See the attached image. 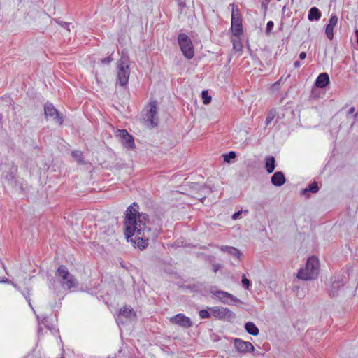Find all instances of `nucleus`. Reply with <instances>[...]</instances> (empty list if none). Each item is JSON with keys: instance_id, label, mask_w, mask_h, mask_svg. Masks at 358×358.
I'll return each instance as SVG.
<instances>
[{"instance_id": "obj_1", "label": "nucleus", "mask_w": 358, "mask_h": 358, "mask_svg": "<svg viewBox=\"0 0 358 358\" xmlns=\"http://www.w3.org/2000/svg\"><path fill=\"white\" fill-rule=\"evenodd\" d=\"M138 205L133 203L126 210L125 236L131 238L141 250L145 248L150 241H154L157 237V230L150 227L148 215L138 212Z\"/></svg>"}, {"instance_id": "obj_2", "label": "nucleus", "mask_w": 358, "mask_h": 358, "mask_svg": "<svg viewBox=\"0 0 358 358\" xmlns=\"http://www.w3.org/2000/svg\"><path fill=\"white\" fill-rule=\"evenodd\" d=\"M320 270V262L317 257L313 256L309 257L305 266L301 268L297 273V278L302 280H311L315 279Z\"/></svg>"}, {"instance_id": "obj_3", "label": "nucleus", "mask_w": 358, "mask_h": 358, "mask_svg": "<svg viewBox=\"0 0 358 358\" xmlns=\"http://www.w3.org/2000/svg\"><path fill=\"white\" fill-rule=\"evenodd\" d=\"M129 58L127 52L122 51L121 57L117 62V83L124 87L127 85L129 76L130 68L129 65Z\"/></svg>"}, {"instance_id": "obj_4", "label": "nucleus", "mask_w": 358, "mask_h": 358, "mask_svg": "<svg viewBox=\"0 0 358 358\" xmlns=\"http://www.w3.org/2000/svg\"><path fill=\"white\" fill-rule=\"evenodd\" d=\"M56 278L64 289H70L76 287L78 285L77 280L64 265L59 266L57 268Z\"/></svg>"}, {"instance_id": "obj_5", "label": "nucleus", "mask_w": 358, "mask_h": 358, "mask_svg": "<svg viewBox=\"0 0 358 358\" xmlns=\"http://www.w3.org/2000/svg\"><path fill=\"white\" fill-rule=\"evenodd\" d=\"M178 42L183 55L188 59H192L194 55V50L190 38L185 34H180Z\"/></svg>"}, {"instance_id": "obj_6", "label": "nucleus", "mask_w": 358, "mask_h": 358, "mask_svg": "<svg viewBox=\"0 0 358 358\" xmlns=\"http://www.w3.org/2000/svg\"><path fill=\"white\" fill-rule=\"evenodd\" d=\"M45 118L48 121H52L57 125H62L64 122L63 115L54 107L52 103H46L44 106Z\"/></svg>"}, {"instance_id": "obj_7", "label": "nucleus", "mask_w": 358, "mask_h": 358, "mask_svg": "<svg viewBox=\"0 0 358 358\" xmlns=\"http://www.w3.org/2000/svg\"><path fill=\"white\" fill-rule=\"evenodd\" d=\"M231 29L234 36H240L243 34L242 20L238 9L232 6Z\"/></svg>"}, {"instance_id": "obj_8", "label": "nucleus", "mask_w": 358, "mask_h": 358, "mask_svg": "<svg viewBox=\"0 0 358 358\" xmlns=\"http://www.w3.org/2000/svg\"><path fill=\"white\" fill-rule=\"evenodd\" d=\"M148 107L149 109L143 114V119L145 122L150 123L151 127H155L158 124L157 102H150Z\"/></svg>"}, {"instance_id": "obj_9", "label": "nucleus", "mask_w": 358, "mask_h": 358, "mask_svg": "<svg viewBox=\"0 0 358 358\" xmlns=\"http://www.w3.org/2000/svg\"><path fill=\"white\" fill-rule=\"evenodd\" d=\"M210 293L217 298L222 303L231 305L239 301V299L231 294L225 291L210 289Z\"/></svg>"}, {"instance_id": "obj_10", "label": "nucleus", "mask_w": 358, "mask_h": 358, "mask_svg": "<svg viewBox=\"0 0 358 358\" xmlns=\"http://www.w3.org/2000/svg\"><path fill=\"white\" fill-rule=\"evenodd\" d=\"M213 315L219 320H230L235 317L234 313L227 308L217 306L208 308Z\"/></svg>"}, {"instance_id": "obj_11", "label": "nucleus", "mask_w": 358, "mask_h": 358, "mask_svg": "<svg viewBox=\"0 0 358 358\" xmlns=\"http://www.w3.org/2000/svg\"><path fill=\"white\" fill-rule=\"evenodd\" d=\"M117 136L120 138L122 145L127 149H134L135 148L134 139L126 129L118 130Z\"/></svg>"}, {"instance_id": "obj_12", "label": "nucleus", "mask_w": 358, "mask_h": 358, "mask_svg": "<svg viewBox=\"0 0 358 358\" xmlns=\"http://www.w3.org/2000/svg\"><path fill=\"white\" fill-rule=\"evenodd\" d=\"M172 324H177L183 328H189L193 326V323L189 317L182 313H178L169 319Z\"/></svg>"}, {"instance_id": "obj_13", "label": "nucleus", "mask_w": 358, "mask_h": 358, "mask_svg": "<svg viewBox=\"0 0 358 358\" xmlns=\"http://www.w3.org/2000/svg\"><path fill=\"white\" fill-rule=\"evenodd\" d=\"M234 347L236 351L241 354H246L255 350V348L250 342L244 341L241 338L234 339Z\"/></svg>"}, {"instance_id": "obj_14", "label": "nucleus", "mask_w": 358, "mask_h": 358, "mask_svg": "<svg viewBox=\"0 0 358 358\" xmlns=\"http://www.w3.org/2000/svg\"><path fill=\"white\" fill-rule=\"evenodd\" d=\"M343 287V278L341 276L334 277L329 289V295L335 296L338 294L340 289Z\"/></svg>"}, {"instance_id": "obj_15", "label": "nucleus", "mask_w": 358, "mask_h": 358, "mask_svg": "<svg viewBox=\"0 0 358 358\" xmlns=\"http://www.w3.org/2000/svg\"><path fill=\"white\" fill-rule=\"evenodd\" d=\"M271 182L275 187L282 186L286 182L285 174L282 171L275 172L271 176Z\"/></svg>"}, {"instance_id": "obj_16", "label": "nucleus", "mask_w": 358, "mask_h": 358, "mask_svg": "<svg viewBox=\"0 0 358 358\" xmlns=\"http://www.w3.org/2000/svg\"><path fill=\"white\" fill-rule=\"evenodd\" d=\"M132 316H135V313L133 311L132 308L124 307L120 310L119 315L116 318V322L117 324L120 326V324L124 323V322L121 320V317H124L126 318H131Z\"/></svg>"}, {"instance_id": "obj_17", "label": "nucleus", "mask_w": 358, "mask_h": 358, "mask_svg": "<svg viewBox=\"0 0 358 358\" xmlns=\"http://www.w3.org/2000/svg\"><path fill=\"white\" fill-rule=\"evenodd\" d=\"M329 78L328 74L327 73H322L317 76L315 80V85L319 88H324L329 84Z\"/></svg>"}, {"instance_id": "obj_18", "label": "nucleus", "mask_w": 358, "mask_h": 358, "mask_svg": "<svg viewBox=\"0 0 358 358\" xmlns=\"http://www.w3.org/2000/svg\"><path fill=\"white\" fill-rule=\"evenodd\" d=\"M275 168V159L273 156L266 157L265 159V169L268 173H271Z\"/></svg>"}, {"instance_id": "obj_19", "label": "nucleus", "mask_w": 358, "mask_h": 358, "mask_svg": "<svg viewBox=\"0 0 358 358\" xmlns=\"http://www.w3.org/2000/svg\"><path fill=\"white\" fill-rule=\"evenodd\" d=\"M245 331L252 336H257L259 333L258 327L252 322H248L245 324Z\"/></svg>"}, {"instance_id": "obj_20", "label": "nucleus", "mask_w": 358, "mask_h": 358, "mask_svg": "<svg viewBox=\"0 0 358 358\" xmlns=\"http://www.w3.org/2000/svg\"><path fill=\"white\" fill-rule=\"evenodd\" d=\"M220 250L222 251V252H227L234 257H237L238 259L241 256V252L239 250H238L237 248H234V247H232V246H227V245H225V246H222L220 248Z\"/></svg>"}, {"instance_id": "obj_21", "label": "nucleus", "mask_w": 358, "mask_h": 358, "mask_svg": "<svg viewBox=\"0 0 358 358\" xmlns=\"http://www.w3.org/2000/svg\"><path fill=\"white\" fill-rule=\"evenodd\" d=\"M321 17V13L316 7H313L308 12V18L310 21L318 20Z\"/></svg>"}, {"instance_id": "obj_22", "label": "nucleus", "mask_w": 358, "mask_h": 358, "mask_svg": "<svg viewBox=\"0 0 358 358\" xmlns=\"http://www.w3.org/2000/svg\"><path fill=\"white\" fill-rule=\"evenodd\" d=\"M231 43H233V48L236 52L242 50L243 45L240 36H234L231 38Z\"/></svg>"}, {"instance_id": "obj_23", "label": "nucleus", "mask_w": 358, "mask_h": 358, "mask_svg": "<svg viewBox=\"0 0 358 358\" xmlns=\"http://www.w3.org/2000/svg\"><path fill=\"white\" fill-rule=\"evenodd\" d=\"M319 190L317 183L316 182H312L308 187L302 190V194L307 196L309 192L316 193Z\"/></svg>"}, {"instance_id": "obj_24", "label": "nucleus", "mask_w": 358, "mask_h": 358, "mask_svg": "<svg viewBox=\"0 0 358 358\" xmlns=\"http://www.w3.org/2000/svg\"><path fill=\"white\" fill-rule=\"evenodd\" d=\"M72 157L75 159V160L80 164H85L83 153L80 150H73L72 152Z\"/></svg>"}, {"instance_id": "obj_25", "label": "nucleus", "mask_w": 358, "mask_h": 358, "mask_svg": "<svg viewBox=\"0 0 358 358\" xmlns=\"http://www.w3.org/2000/svg\"><path fill=\"white\" fill-rule=\"evenodd\" d=\"M224 161L227 163H230L231 159H235L236 157V153L234 151H230L227 153L222 155Z\"/></svg>"}, {"instance_id": "obj_26", "label": "nucleus", "mask_w": 358, "mask_h": 358, "mask_svg": "<svg viewBox=\"0 0 358 358\" xmlns=\"http://www.w3.org/2000/svg\"><path fill=\"white\" fill-rule=\"evenodd\" d=\"M201 98L203 100V103L205 105H207L210 103L211 101V96L208 95V92L207 90H203L201 92Z\"/></svg>"}, {"instance_id": "obj_27", "label": "nucleus", "mask_w": 358, "mask_h": 358, "mask_svg": "<svg viewBox=\"0 0 358 358\" xmlns=\"http://www.w3.org/2000/svg\"><path fill=\"white\" fill-rule=\"evenodd\" d=\"M275 117V111L271 110L269 113H268L266 117V120H265L266 126L269 125L271 123V122L273 120Z\"/></svg>"}, {"instance_id": "obj_28", "label": "nucleus", "mask_w": 358, "mask_h": 358, "mask_svg": "<svg viewBox=\"0 0 358 358\" xmlns=\"http://www.w3.org/2000/svg\"><path fill=\"white\" fill-rule=\"evenodd\" d=\"M334 27H333L331 26H329V25L326 26L325 34L327 35V37L329 40H332L334 38Z\"/></svg>"}, {"instance_id": "obj_29", "label": "nucleus", "mask_w": 358, "mask_h": 358, "mask_svg": "<svg viewBox=\"0 0 358 358\" xmlns=\"http://www.w3.org/2000/svg\"><path fill=\"white\" fill-rule=\"evenodd\" d=\"M242 284L246 289H249L250 287L252 285L250 280L246 278L245 275H243L242 278Z\"/></svg>"}, {"instance_id": "obj_30", "label": "nucleus", "mask_w": 358, "mask_h": 358, "mask_svg": "<svg viewBox=\"0 0 358 358\" xmlns=\"http://www.w3.org/2000/svg\"><path fill=\"white\" fill-rule=\"evenodd\" d=\"M199 315L201 319H208L210 317V313L207 310H201Z\"/></svg>"}, {"instance_id": "obj_31", "label": "nucleus", "mask_w": 358, "mask_h": 358, "mask_svg": "<svg viewBox=\"0 0 358 358\" xmlns=\"http://www.w3.org/2000/svg\"><path fill=\"white\" fill-rule=\"evenodd\" d=\"M38 322V334L40 336L42 334L43 328L41 327V325L44 324V321L46 319L45 317H43L42 320H40L39 316L36 315Z\"/></svg>"}, {"instance_id": "obj_32", "label": "nucleus", "mask_w": 358, "mask_h": 358, "mask_svg": "<svg viewBox=\"0 0 358 358\" xmlns=\"http://www.w3.org/2000/svg\"><path fill=\"white\" fill-rule=\"evenodd\" d=\"M337 23H338V17H337V16L331 15L330 19H329V24L327 25H329V26H331L333 27H335L336 25L337 24Z\"/></svg>"}, {"instance_id": "obj_33", "label": "nucleus", "mask_w": 358, "mask_h": 358, "mask_svg": "<svg viewBox=\"0 0 358 358\" xmlns=\"http://www.w3.org/2000/svg\"><path fill=\"white\" fill-rule=\"evenodd\" d=\"M274 26V23L273 21H268L266 24V31L268 33L271 32Z\"/></svg>"}, {"instance_id": "obj_34", "label": "nucleus", "mask_w": 358, "mask_h": 358, "mask_svg": "<svg viewBox=\"0 0 358 358\" xmlns=\"http://www.w3.org/2000/svg\"><path fill=\"white\" fill-rule=\"evenodd\" d=\"M113 59L112 58V57L109 56V57H107L106 58L101 59V62L103 64H108L113 61Z\"/></svg>"}, {"instance_id": "obj_35", "label": "nucleus", "mask_w": 358, "mask_h": 358, "mask_svg": "<svg viewBox=\"0 0 358 358\" xmlns=\"http://www.w3.org/2000/svg\"><path fill=\"white\" fill-rule=\"evenodd\" d=\"M59 24L64 27V29H66L67 31H70V26L71 25V23H68V22H59Z\"/></svg>"}, {"instance_id": "obj_36", "label": "nucleus", "mask_w": 358, "mask_h": 358, "mask_svg": "<svg viewBox=\"0 0 358 358\" xmlns=\"http://www.w3.org/2000/svg\"><path fill=\"white\" fill-rule=\"evenodd\" d=\"M242 213V210H239L238 212H236L232 215V219L233 220H237L240 217Z\"/></svg>"}, {"instance_id": "obj_37", "label": "nucleus", "mask_w": 358, "mask_h": 358, "mask_svg": "<svg viewBox=\"0 0 358 358\" xmlns=\"http://www.w3.org/2000/svg\"><path fill=\"white\" fill-rule=\"evenodd\" d=\"M178 6H179L181 8H185V6H186L185 0H178Z\"/></svg>"}, {"instance_id": "obj_38", "label": "nucleus", "mask_w": 358, "mask_h": 358, "mask_svg": "<svg viewBox=\"0 0 358 358\" xmlns=\"http://www.w3.org/2000/svg\"><path fill=\"white\" fill-rule=\"evenodd\" d=\"M355 107H353V106H352V107H351V108L348 110V113H347V115L348 116V115H350L354 114V113H355Z\"/></svg>"}, {"instance_id": "obj_39", "label": "nucleus", "mask_w": 358, "mask_h": 358, "mask_svg": "<svg viewBox=\"0 0 358 358\" xmlns=\"http://www.w3.org/2000/svg\"><path fill=\"white\" fill-rule=\"evenodd\" d=\"M306 57V53L305 52H301L299 54V59H300L303 60V59H305Z\"/></svg>"}, {"instance_id": "obj_40", "label": "nucleus", "mask_w": 358, "mask_h": 358, "mask_svg": "<svg viewBox=\"0 0 358 358\" xmlns=\"http://www.w3.org/2000/svg\"><path fill=\"white\" fill-rule=\"evenodd\" d=\"M23 296H24V298L29 301V306H31V303L29 300V292H27V293H22Z\"/></svg>"}, {"instance_id": "obj_41", "label": "nucleus", "mask_w": 358, "mask_h": 358, "mask_svg": "<svg viewBox=\"0 0 358 358\" xmlns=\"http://www.w3.org/2000/svg\"><path fill=\"white\" fill-rule=\"evenodd\" d=\"M294 66L296 68V69H298L301 66V63L299 61H296L294 63Z\"/></svg>"}, {"instance_id": "obj_42", "label": "nucleus", "mask_w": 358, "mask_h": 358, "mask_svg": "<svg viewBox=\"0 0 358 358\" xmlns=\"http://www.w3.org/2000/svg\"><path fill=\"white\" fill-rule=\"evenodd\" d=\"M280 85V80L275 82L273 85V88H275V87H278Z\"/></svg>"}, {"instance_id": "obj_43", "label": "nucleus", "mask_w": 358, "mask_h": 358, "mask_svg": "<svg viewBox=\"0 0 358 358\" xmlns=\"http://www.w3.org/2000/svg\"><path fill=\"white\" fill-rule=\"evenodd\" d=\"M355 33L357 36V43L358 44V29H356Z\"/></svg>"}, {"instance_id": "obj_44", "label": "nucleus", "mask_w": 358, "mask_h": 358, "mask_svg": "<svg viewBox=\"0 0 358 358\" xmlns=\"http://www.w3.org/2000/svg\"><path fill=\"white\" fill-rule=\"evenodd\" d=\"M219 268V265H215L214 266V271L216 272Z\"/></svg>"}, {"instance_id": "obj_45", "label": "nucleus", "mask_w": 358, "mask_h": 358, "mask_svg": "<svg viewBox=\"0 0 358 358\" xmlns=\"http://www.w3.org/2000/svg\"><path fill=\"white\" fill-rule=\"evenodd\" d=\"M11 283H12V285H13L16 289H18V287H17V285L16 284H15V283H14V282H12Z\"/></svg>"}, {"instance_id": "obj_46", "label": "nucleus", "mask_w": 358, "mask_h": 358, "mask_svg": "<svg viewBox=\"0 0 358 358\" xmlns=\"http://www.w3.org/2000/svg\"><path fill=\"white\" fill-rule=\"evenodd\" d=\"M47 328L52 331V329L50 328V327L47 326Z\"/></svg>"}, {"instance_id": "obj_47", "label": "nucleus", "mask_w": 358, "mask_h": 358, "mask_svg": "<svg viewBox=\"0 0 358 358\" xmlns=\"http://www.w3.org/2000/svg\"><path fill=\"white\" fill-rule=\"evenodd\" d=\"M357 113H355V114H354V117H357Z\"/></svg>"}]
</instances>
